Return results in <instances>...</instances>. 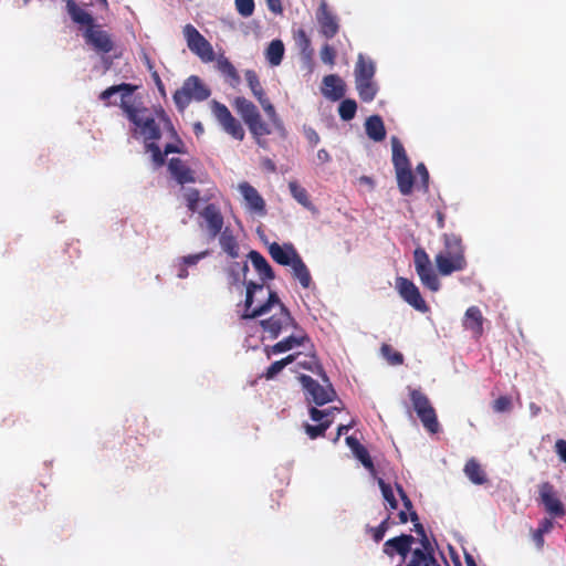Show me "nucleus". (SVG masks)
<instances>
[{
    "mask_svg": "<svg viewBox=\"0 0 566 566\" xmlns=\"http://www.w3.org/2000/svg\"><path fill=\"white\" fill-rule=\"evenodd\" d=\"M256 292H263V284H256L253 281L247 283V295L244 302V313L242 314L243 319H252L269 313L273 307L277 306L279 312L274 313L271 317L260 321V325L264 333L268 334L269 338L275 339L282 333V331L289 327H296V322L292 317L289 308L281 302L279 295L274 291H269L266 302L260 306L252 307L254 303V294Z\"/></svg>",
    "mask_w": 566,
    "mask_h": 566,
    "instance_id": "obj_1",
    "label": "nucleus"
},
{
    "mask_svg": "<svg viewBox=\"0 0 566 566\" xmlns=\"http://www.w3.org/2000/svg\"><path fill=\"white\" fill-rule=\"evenodd\" d=\"M66 10L74 23L85 25L83 36L85 43L97 53L107 54L114 50L111 34L96 24L91 13L80 8L74 0L66 1Z\"/></svg>",
    "mask_w": 566,
    "mask_h": 566,
    "instance_id": "obj_2",
    "label": "nucleus"
},
{
    "mask_svg": "<svg viewBox=\"0 0 566 566\" xmlns=\"http://www.w3.org/2000/svg\"><path fill=\"white\" fill-rule=\"evenodd\" d=\"M442 241L444 249L434 258L438 272L447 276L463 271L467 268V260L462 238L455 233H444Z\"/></svg>",
    "mask_w": 566,
    "mask_h": 566,
    "instance_id": "obj_3",
    "label": "nucleus"
},
{
    "mask_svg": "<svg viewBox=\"0 0 566 566\" xmlns=\"http://www.w3.org/2000/svg\"><path fill=\"white\" fill-rule=\"evenodd\" d=\"M120 108L127 118L139 129L145 143L161 138L160 127L147 107H138L127 101H123Z\"/></svg>",
    "mask_w": 566,
    "mask_h": 566,
    "instance_id": "obj_4",
    "label": "nucleus"
},
{
    "mask_svg": "<svg viewBox=\"0 0 566 566\" xmlns=\"http://www.w3.org/2000/svg\"><path fill=\"white\" fill-rule=\"evenodd\" d=\"M211 91L206 86L199 76L191 75L185 80L182 86L174 95V102L179 112H184L192 99L197 102L206 101Z\"/></svg>",
    "mask_w": 566,
    "mask_h": 566,
    "instance_id": "obj_5",
    "label": "nucleus"
},
{
    "mask_svg": "<svg viewBox=\"0 0 566 566\" xmlns=\"http://www.w3.org/2000/svg\"><path fill=\"white\" fill-rule=\"evenodd\" d=\"M244 77H245V81H247L253 96L258 99V102L262 106V108L265 112L266 116L269 117L271 124L274 126L275 129H277L279 132H281L284 135L285 128H284L283 122L281 120L280 116L277 115L274 105L271 103V101L266 96L256 72L253 70H247L244 72Z\"/></svg>",
    "mask_w": 566,
    "mask_h": 566,
    "instance_id": "obj_6",
    "label": "nucleus"
},
{
    "mask_svg": "<svg viewBox=\"0 0 566 566\" xmlns=\"http://www.w3.org/2000/svg\"><path fill=\"white\" fill-rule=\"evenodd\" d=\"M409 397L413 410L419 417L422 426L431 433L439 431V421L434 408L429 398L421 389L409 388Z\"/></svg>",
    "mask_w": 566,
    "mask_h": 566,
    "instance_id": "obj_7",
    "label": "nucleus"
},
{
    "mask_svg": "<svg viewBox=\"0 0 566 566\" xmlns=\"http://www.w3.org/2000/svg\"><path fill=\"white\" fill-rule=\"evenodd\" d=\"M182 33L188 49L203 63H209L216 60L211 43L192 24H186Z\"/></svg>",
    "mask_w": 566,
    "mask_h": 566,
    "instance_id": "obj_8",
    "label": "nucleus"
},
{
    "mask_svg": "<svg viewBox=\"0 0 566 566\" xmlns=\"http://www.w3.org/2000/svg\"><path fill=\"white\" fill-rule=\"evenodd\" d=\"M413 263L421 284L432 292L439 291L441 286L439 277L436 274L431 260L424 249H415Z\"/></svg>",
    "mask_w": 566,
    "mask_h": 566,
    "instance_id": "obj_9",
    "label": "nucleus"
},
{
    "mask_svg": "<svg viewBox=\"0 0 566 566\" xmlns=\"http://www.w3.org/2000/svg\"><path fill=\"white\" fill-rule=\"evenodd\" d=\"M298 379L306 391V398L315 405L323 406L334 400L336 391L328 380L325 381L326 385L323 386L307 375H301Z\"/></svg>",
    "mask_w": 566,
    "mask_h": 566,
    "instance_id": "obj_10",
    "label": "nucleus"
},
{
    "mask_svg": "<svg viewBox=\"0 0 566 566\" xmlns=\"http://www.w3.org/2000/svg\"><path fill=\"white\" fill-rule=\"evenodd\" d=\"M212 113L227 134L234 139L243 140L245 133L241 123L231 114L224 104L213 101Z\"/></svg>",
    "mask_w": 566,
    "mask_h": 566,
    "instance_id": "obj_11",
    "label": "nucleus"
},
{
    "mask_svg": "<svg viewBox=\"0 0 566 566\" xmlns=\"http://www.w3.org/2000/svg\"><path fill=\"white\" fill-rule=\"evenodd\" d=\"M538 502L544 506L546 513L553 518L565 516L566 510L557 496L555 486L546 481L538 485Z\"/></svg>",
    "mask_w": 566,
    "mask_h": 566,
    "instance_id": "obj_12",
    "label": "nucleus"
},
{
    "mask_svg": "<svg viewBox=\"0 0 566 566\" xmlns=\"http://www.w3.org/2000/svg\"><path fill=\"white\" fill-rule=\"evenodd\" d=\"M396 289L401 298L407 302L410 306L419 312H427L429 310L426 301L420 294L419 289L416 284L406 277H397Z\"/></svg>",
    "mask_w": 566,
    "mask_h": 566,
    "instance_id": "obj_13",
    "label": "nucleus"
},
{
    "mask_svg": "<svg viewBox=\"0 0 566 566\" xmlns=\"http://www.w3.org/2000/svg\"><path fill=\"white\" fill-rule=\"evenodd\" d=\"M316 21L321 34L327 40L333 39L339 31V21L335 13L328 8L325 0H322L316 10Z\"/></svg>",
    "mask_w": 566,
    "mask_h": 566,
    "instance_id": "obj_14",
    "label": "nucleus"
},
{
    "mask_svg": "<svg viewBox=\"0 0 566 566\" xmlns=\"http://www.w3.org/2000/svg\"><path fill=\"white\" fill-rule=\"evenodd\" d=\"M199 217L203 220L200 226L205 228L210 238L214 239L221 233L224 226V218L220 208L216 203H208L199 211Z\"/></svg>",
    "mask_w": 566,
    "mask_h": 566,
    "instance_id": "obj_15",
    "label": "nucleus"
},
{
    "mask_svg": "<svg viewBox=\"0 0 566 566\" xmlns=\"http://www.w3.org/2000/svg\"><path fill=\"white\" fill-rule=\"evenodd\" d=\"M415 542L416 538L412 535L401 534L387 539L382 545V552L389 558H394L396 555L400 556L402 559L401 563L403 564Z\"/></svg>",
    "mask_w": 566,
    "mask_h": 566,
    "instance_id": "obj_16",
    "label": "nucleus"
},
{
    "mask_svg": "<svg viewBox=\"0 0 566 566\" xmlns=\"http://www.w3.org/2000/svg\"><path fill=\"white\" fill-rule=\"evenodd\" d=\"M410 558L406 564H398L397 566H439V562L434 557V548L432 544L420 545V547L411 548Z\"/></svg>",
    "mask_w": 566,
    "mask_h": 566,
    "instance_id": "obj_17",
    "label": "nucleus"
},
{
    "mask_svg": "<svg viewBox=\"0 0 566 566\" xmlns=\"http://www.w3.org/2000/svg\"><path fill=\"white\" fill-rule=\"evenodd\" d=\"M239 191L244 198L247 208L250 211L260 216H264L266 213L265 201L253 186L247 181H243L239 185Z\"/></svg>",
    "mask_w": 566,
    "mask_h": 566,
    "instance_id": "obj_18",
    "label": "nucleus"
},
{
    "mask_svg": "<svg viewBox=\"0 0 566 566\" xmlns=\"http://www.w3.org/2000/svg\"><path fill=\"white\" fill-rule=\"evenodd\" d=\"M269 254L280 265L290 266L298 256V252L294 248L292 243L279 244L277 242H272L269 244Z\"/></svg>",
    "mask_w": 566,
    "mask_h": 566,
    "instance_id": "obj_19",
    "label": "nucleus"
},
{
    "mask_svg": "<svg viewBox=\"0 0 566 566\" xmlns=\"http://www.w3.org/2000/svg\"><path fill=\"white\" fill-rule=\"evenodd\" d=\"M168 170L181 186L196 181L195 171L180 158H171L168 163Z\"/></svg>",
    "mask_w": 566,
    "mask_h": 566,
    "instance_id": "obj_20",
    "label": "nucleus"
},
{
    "mask_svg": "<svg viewBox=\"0 0 566 566\" xmlns=\"http://www.w3.org/2000/svg\"><path fill=\"white\" fill-rule=\"evenodd\" d=\"M322 92L325 97L338 101L344 97L346 88L344 81L336 74H329L323 78Z\"/></svg>",
    "mask_w": 566,
    "mask_h": 566,
    "instance_id": "obj_21",
    "label": "nucleus"
},
{
    "mask_svg": "<svg viewBox=\"0 0 566 566\" xmlns=\"http://www.w3.org/2000/svg\"><path fill=\"white\" fill-rule=\"evenodd\" d=\"M248 258L251 261L254 270L258 272V274L262 281L261 284L264 285V283L266 281H272L275 279V273H274L272 266L259 251H255V250L250 251L248 254Z\"/></svg>",
    "mask_w": 566,
    "mask_h": 566,
    "instance_id": "obj_22",
    "label": "nucleus"
},
{
    "mask_svg": "<svg viewBox=\"0 0 566 566\" xmlns=\"http://www.w3.org/2000/svg\"><path fill=\"white\" fill-rule=\"evenodd\" d=\"M483 321L481 310L478 306H470L464 314L463 325L474 336L480 337L483 334Z\"/></svg>",
    "mask_w": 566,
    "mask_h": 566,
    "instance_id": "obj_23",
    "label": "nucleus"
},
{
    "mask_svg": "<svg viewBox=\"0 0 566 566\" xmlns=\"http://www.w3.org/2000/svg\"><path fill=\"white\" fill-rule=\"evenodd\" d=\"M247 126L250 133L252 134L253 138L255 139L256 144L260 147L265 148L268 144L264 137L270 135L272 133V129L270 125L262 119L261 114H259L255 117V119L253 118L250 123H248Z\"/></svg>",
    "mask_w": 566,
    "mask_h": 566,
    "instance_id": "obj_24",
    "label": "nucleus"
},
{
    "mask_svg": "<svg viewBox=\"0 0 566 566\" xmlns=\"http://www.w3.org/2000/svg\"><path fill=\"white\" fill-rule=\"evenodd\" d=\"M305 340H308L307 335H290L282 340L277 342L273 346L266 349L268 356L271 354H281L293 349L296 346H301Z\"/></svg>",
    "mask_w": 566,
    "mask_h": 566,
    "instance_id": "obj_25",
    "label": "nucleus"
},
{
    "mask_svg": "<svg viewBox=\"0 0 566 566\" xmlns=\"http://www.w3.org/2000/svg\"><path fill=\"white\" fill-rule=\"evenodd\" d=\"M233 107L245 124L250 123L253 118L255 119V117L260 114L258 107L243 96L235 97L233 101Z\"/></svg>",
    "mask_w": 566,
    "mask_h": 566,
    "instance_id": "obj_26",
    "label": "nucleus"
},
{
    "mask_svg": "<svg viewBox=\"0 0 566 566\" xmlns=\"http://www.w3.org/2000/svg\"><path fill=\"white\" fill-rule=\"evenodd\" d=\"M365 129L367 136L374 142H382L386 138V128L379 115H371L366 119Z\"/></svg>",
    "mask_w": 566,
    "mask_h": 566,
    "instance_id": "obj_27",
    "label": "nucleus"
},
{
    "mask_svg": "<svg viewBox=\"0 0 566 566\" xmlns=\"http://www.w3.org/2000/svg\"><path fill=\"white\" fill-rule=\"evenodd\" d=\"M218 71L223 75V77L226 78V81L231 85V86H237L239 85L240 83V76H239V73L238 71L235 70L234 65L229 61L228 57L223 56V55H220L218 59H217V64H216Z\"/></svg>",
    "mask_w": 566,
    "mask_h": 566,
    "instance_id": "obj_28",
    "label": "nucleus"
},
{
    "mask_svg": "<svg viewBox=\"0 0 566 566\" xmlns=\"http://www.w3.org/2000/svg\"><path fill=\"white\" fill-rule=\"evenodd\" d=\"M397 186L401 195L409 196L415 185L411 167L395 169Z\"/></svg>",
    "mask_w": 566,
    "mask_h": 566,
    "instance_id": "obj_29",
    "label": "nucleus"
},
{
    "mask_svg": "<svg viewBox=\"0 0 566 566\" xmlns=\"http://www.w3.org/2000/svg\"><path fill=\"white\" fill-rule=\"evenodd\" d=\"M375 71L374 62L359 54L355 66V82L373 80Z\"/></svg>",
    "mask_w": 566,
    "mask_h": 566,
    "instance_id": "obj_30",
    "label": "nucleus"
},
{
    "mask_svg": "<svg viewBox=\"0 0 566 566\" xmlns=\"http://www.w3.org/2000/svg\"><path fill=\"white\" fill-rule=\"evenodd\" d=\"M292 268L293 277L296 279L302 287L308 289L312 284V276L301 255L290 265Z\"/></svg>",
    "mask_w": 566,
    "mask_h": 566,
    "instance_id": "obj_31",
    "label": "nucleus"
},
{
    "mask_svg": "<svg viewBox=\"0 0 566 566\" xmlns=\"http://www.w3.org/2000/svg\"><path fill=\"white\" fill-rule=\"evenodd\" d=\"M392 164L395 169L411 167L403 145L396 137H391Z\"/></svg>",
    "mask_w": 566,
    "mask_h": 566,
    "instance_id": "obj_32",
    "label": "nucleus"
},
{
    "mask_svg": "<svg viewBox=\"0 0 566 566\" xmlns=\"http://www.w3.org/2000/svg\"><path fill=\"white\" fill-rule=\"evenodd\" d=\"M464 473L469 480L478 485L484 484L488 479L485 472L475 459H470L464 465Z\"/></svg>",
    "mask_w": 566,
    "mask_h": 566,
    "instance_id": "obj_33",
    "label": "nucleus"
},
{
    "mask_svg": "<svg viewBox=\"0 0 566 566\" xmlns=\"http://www.w3.org/2000/svg\"><path fill=\"white\" fill-rule=\"evenodd\" d=\"M284 44L281 40L276 39L270 42L265 50V59L272 66L281 64L284 56Z\"/></svg>",
    "mask_w": 566,
    "mask_h": 566,
    "instance_id": "obj_34",
    "label": "nucleus"
},
{
    "mask_svg": "<svg viewBox=\"0 0 566 566\" xmlns=\"http://www.w3.org/2000/svg\"><path fill=\"white\" fill-rule=\"evenodd\" d=\"M219 235V242L222 250L227 252L231 258H237L239 255V245L232 231L229 228H226L221 230Z\"/></svg>",
    "mask_w": 566,
    "mask_h": 566,
    "instance_id": "obj_35",
    "label": "nucleus"
},
{
    "mask_svg": "<svg viewBox=\"0 0 566 566\" xmlns=\"http://www.w3.org/2000/svg\"><path fill=\"white\" fill-rule=\"evenodd\" d=\"M355 83H356V90L358 92L359 98L363 102L369 103L376 97L378 87L373 80L356 81Z\"/></svg>",
    "mask_w": 566,
    "mask_h": 566,
    "instance_id": "obj_36",
    "label": "nucleus"
},
{
    "mask_svg": "<svg viewBox=\"0 0 566 566\" xmlns=\"http://www.w3.org/2000/svg\"><path fill=\"white\" fill-rule=\"evenodd\" d=\"M135 88H136V86H134L132 84H128V83H122V84H118V85H113V86L107 87L106 90H104L101 93L99 99L107 101L114 94L122 92L123 93L122 94V102H123V101H126L125 98L127 96H129L135 91Z\"/></svg>",
    "mask_w": 566,
    "mask_h": 566,
    "instance_id": "obj_37",
    "label": "nucleus"
},
{
    "mask_svg": "<svg viewBox=\"0 0 566 566\" xmlns=\"http://www.w3.org/2000/svg\"><path fill=\"white\" fill-rule=\"evenodd\" d=\"M289 189L291 191L292 197L303 207L311 209L312 202L310 200L307 190L300 186L296 181L289 182Z\"/></svg>",
    "mask_w": 566,
    "mask_h": 566,
    "instance_id": "obj_38",
    "label": "nucleus"
},
{
    "mask_svg": "<svg viewBox=\"0 0 566 566\" xmlns=\"http://www.w3.org/2000/svg\"><path fill=\"white\" fill-rule=\"evenodd\" d=\"M296 357L297 355L296 354H291L284 358H282L281 360H276L274 363H272L266 371L263 374V376L266 378V379H273L279 373H281L284 367H286L287 365L292 364L293 361L296 360Z\"/></svg>",
    "mask_w": 566,
    "mask_h": 566,
    "instance_id": "obj_39",
    "label": "nucleus"
},
{
    "mask_svg": "<svg viewBox=\"0 0 566 566\" xmlns=\"http://www.w3.org/2000/svg\"><path fill=\"white\" fill-rule=\"evenodd\" d=\"M356 112L357 104L352 98L343 99L338 106L339 117L345 122L352 120L355 117Z\"/></svg>",
    "mask_w": 566,
    "mask_h": 566,
    "instance_id": "obj_40",
    "label": "nucleus"
},
{
    "mask_svg": "<svg viewBox=\"0 0 566 566\" xmlns=\"http://www.w3.org/2000/svg\"><path fill=\"white\" fill-rule=\"evenodd\" d=\"M379 488L381 490L382 496L386 501V509L389 511L396 510L398 507V502L395 497L392 488L390 484L386 483L382 479L378 481Z\"/></svg>",
    "mask_w": 566,
    "mask_h": 566,
    "instance_id": "obj_41",
    "label": "nucleus"
},
{
    "mask_svg": "<svg viewBox=\"0 0 566 566\" xmlns=\"http://www.w3.org/2000/svg\"><path fill=\"white\" fill-rule=\"evenodd\" d=\"M380 350L390 365L397 366L403 364V355L395 350L390 345L382 344Z\"/></svg>",
    "mask_w": 566,
    "mask_h": 566,
    "instance_id": "obj_42",
    "label": "nucleus"
},
{
    "mask_svg": "<svg viewBox=\"0 0 566 566\" xmlns=\"http://www.w3.org/2000/svg\"><path fill=\"white\" fill-rule=\"evenodd\" d=\"M333 420H324L316 426L305 424V432L311 439L323 437L326 430L331 427Z\"/></svg>",
    "mask_w": 566,
    "mask_h": 566,
    "instance_id": "obj_43",
    "label": "nucleus"
},
{
    "mask_svg": "<svg viewBox=\"0 0 566 566\" xmlns=\"http://www.w3.org/2000/svg\"><path fill=\"white\" fill-rule=\"evenodd\" d=\"M410 520L413 522V531L419 536L420 545L431 544L423 525L419 522V517L416 511H411Z\"/></svg>",
    "mask_w": 566,
    "mask_h": 566,
    "instance_id": "obj_44",
    "label": "nucleus"
},
{
    "mask_svg": "<svg viewBox=\"0 0 566 566\" xmlns=\"http://www.w3.org/2000/svg\"><path fill=\"white\" fill-rule=\"evenodd\" d=\"M353 454L356 459L360 461V463L364 465L365 469H367L369 472H375V465L374 462L369 455L368 450L361 444L359 448H357Z\"/></svg>",
    "mask_w": 566,
    "mask_h": 566,
    "instance_id": "obj_45",
    "label": "nucleus"
},
{
    "mask_svg": "<svg viewBox=\"0 0 566 566\" xmlns=\"http://www.w3.org/2000/svg\"><path fill=\"white\" fill-rule=\"evenodd\" d=\"M186 205L189 211H198V203L200 201V191L196 188H188L184 193Z\"/></svg>",
    "mask_w": 566,
    "mask_h": 566,
    "instance_id": "obj_46",
    "label": "nucleus"
},
{
    "mask_svg": "<svg viewBox=\"0 0 566 566\" xmlns=\"http://www.w3.org/2000/svg\"><path fill=\"white\" fill-rule=\"evenodd\" d=\"M157 140H151L145 143V147L148 151L151 153L153 161L157 167H161L165 164V154L161 151L160 147L156 144Z\"/></svg>",
    "mask_w": 566,
    "mask_h": 566,
    "instance_id": "obj_47",
    "label": "nucleus"
},
{
    "mask_svg": "<svg viewBox=\"0 0 566 566\" xmlns=\"http://www.w3.org/2000/svg\"><path fill=\"white\" fill-rule=\"evenodd\" d=\"M235 10L243 18H249L255 9L254 0H234Z\"/></svg>",
    "mask_w": 566,
    "mask_h": 566,
    "instance_id": "obj_48",
    "label": "nucleus"
},
{
    "mask_svg": "<svg viewBox=\"0 0 566 566\" xmlns=\"http://www.w3.org/2000/svg\"><path fill=\"white\" fill-rule=\"evenodd\" d=\"M298 366L304 369L316 373L317 375L323 377L324 381H327V376H326L323 367L321 366V364L316 360V358L314 356L310 360L298 361Z\"/></svg>",
    "mask_w": 566,
    "mask_h": 566,
    "instance_id": "obj_49",
    "label": "nucleus"
},
{
    "mask_svg": "<svg viewBox=\"0 0 566 566\" xmlns=\"http://www.w3.org/2000/svg\"><path fill=\"white\" fill-rule=\"evenodd\" d=\"M321 60L324 64L334 65L336 59V50L328 43H325L319 52Z\"/></svg>",
    "mask_w": 566,
    "mask_h": 566,
    "instance_id": "obj_50",
    "label": "nucleus"
},
{
    "mask_svg": "<svg viewBox=\"0 0 566 566\" xmlns=\"http://www.w3.org/2000/svg\"><path fill=\"white\" fill-rule=\"evenodd\" d=\"M156 115H157V118L161 123H164L165 128L171 134V136L175 137L176 139H178V142H180V139L177 135V132L172 125V122L169 118V116L166 114L165 109L159 107L158 109H156Z\"/></svg>",
    "mask_w": 566,
    "mask_h": 566,
    "instance_id": "obj_51",
    "label": "nucleus"
},
{
    "mask_svg": "<svg viewBox=\"0 0 566 566\" xmlns=\"http://www.w3.org/2000/svg\"><path fill=\"white\" fill-rule=\"evenodd\" d=\"M389 521L390 516H387L378 526L370 528L373 538L376 543H379L384 538L386 532L389 530Z\"/></svg>",
    "mask_w": 566,
    "mask_h": 566,
    "instance_id": "obj_52",
    "label": "nucleus"
},
{
    "mask_svg": "<svg viewBox=\"0 0 566 566\" xmlns=\"http://www.w3.org/2000/svg\"><path fill=\"white\" fill-rule=\"evenodd\" d=\"M512 409V399L507 396H501L493 402V410L496 412H505Z\"/></svg>",
    "mask_w": 566,
    "mask_h": 566,
    "instance_id": "obj_53",
    "label": "nucleus"
},
{
    "mask_svg": "<svg viewBox=\"0 0 566 566\" xmlns=\"http://www.w3.org/2000/svg\"><path fill=\"white\" fill-rule=\"evenodd\" d=\"M207 254H208L207 251L200 252V253H196V254H189V255L182 256L180 259V262L184 263V265H186V266H192V265H196Z\"/></svg>",
    "mask_w": 566,
    "mask_h": 566,
    "instance_id": "obj_54",
    "label": "nucleus"
},
{
    "mask_svg": "<svg viewBox=\"0 0 566 566\" xmlns=\"http://www.w3.org/2000/svg\"><path fill=\"white\" fill-rule=\"evenodd\" d=\"M416 171L421 177V184H422L423 190L428 191V188H429V172H428V169L424 166V164H422V163L418 164L417 167H416Z\"/></svg>",
    "mask_w": 566,
    "mask_h": 566,
    "instance_id": "obj_55",
    "label": "nucleus"
},
{
    "mask_svg": "<svg viewBox=\"0 0 566 566\" xmlns=\"http://www.w3.org/2000/svg\"><path fill=\"white\" fill-rule=\"evenodd\" d=\"M304 134H305V137H306L307 142L312 146H316L319 143V140H321L317 132L314 128H312V127L305 128L304 129Z\"/></svg>",
    "mask_w": 566,
    "mask_h": 566,
    "instance_id": "obj_56",
    "label": "nucleus"
},
{
    "mask_svg": "<svg viewBox=\"0 0 566 566\" xmlns=\"http://www.w3.org/2000/svg\"><path fill=\"white\" fill-rule=\"evenodd\" d=\"M554 528V522H553V517H544L541 522H539V525L537 527V530L543 533L544 535L545 534H548Z\"/></svg>",
    "mask_w": 566,
    "mask_h": 566,
    "instance_id": "obj_57",
    "label": "nucleus"
},
{
    "mask_svg": "<svg viewBox=\"0 0 566 566\" xmlns=\"http://www.w3.org/2000/svg\"><path fill=\"white\" fill-rule=\"evenodd\" d=\"M555 451L559 459L566 463V440L558 439L555 443Z\"/></svg>",
    "mask_w": 566,
    "mask_h": 566,
    "instance_id": "obj_58",
    "label": "nucleus"
},
{
    "mask_svg": "<svg viewBox=\"0 0 566 566\" xmlns=\"http://www.w3.org/2000/svg\"><path fill=\"white\" fill-rule=\"evenodd\" d=\"M397 491L402 500V503H403V506L407 511H409V514L411 513L412 510V502L411 500L408 497V495L406 494L405 490L402 489L401 485L397 484Z\"/></svg>",
    "mask_w": 566,
    "mask_h": 566,
    "instance_id": "obj_59",
    "label": "nucleus"
},
{
    "mask_svg": "<svg viewBox=\"0 0 566 566\" xmlns=\"http://www.w3.org/2000/svg\"><path fill=\"white\" fill-rule=\"evenodd\" d=\"M266 6L270 11L275 14H281L283 12V7L281 0H265Z\"/></svg>",
    "mask_w": 566,
    "mask_h": 566,
    "instance_id": "obj_60",
    "label": "nucleus"
},
{
    "mask_svg": "<svg viewBox=\"0 0 566 566\" xmlns=\"http://www.w3.org/2000/svg\"><path fill=\"white\" fill-rule=\"evenodd\" d=\"M532 539L538 549H542L544 547V534L541 533L537 528L532 532Z\"/></svg>",
    "mask_w": 566,
    "mask_h": 566,
    "instance_id": "obj_61",
    "label": "nucleus"
},
{
    "mask_svg": "<svg viewBox=\"0 0 566 566\" xmlns=\"http://www.w3.org/2000/svg\"><path fill=\"white\" fill-rule=\"evenodd\" d=\"M310 416H311V419H312L313 421H316V422H319V423H321V422H322V421H324V419H325V411L319 410V409H317V408H315V407H312V408L310 409Z\"/></svg>",
    "mask_w": 566,
    "mask_h": 566,
    "instance_id": "obj_62",
    "label": "nucleus"
},
{
    "mask_svg": "<svg viewBox=\"0 0 566 566\" xmlns=\"http://www.w3.org/2000/svg\"><path fill=\"white\" fill-rule=\"evenodd\" d=\"M297 36H298L301 44L304 46V49H306L311 45V40L303 29H300L297 31Z\"/></svg>",
    "mask_w": 566,
    "mask_h": 566,
    "instance_id": "obj_63",
    "label": "nucleus"
},
{
    "mask_svg": "<svg viewBox=\"0 0 566 566\" xmlns=\"http://www.w3.org/2000/svg\"><path fill=\"white\" fill-rule=\"evenodd\" d=\"M346 443L350 448L352 452L361 446V443L353 436L346 438Z\"/></svg>",
    "mask_w": 566,
    "mask_h": 566,
    "instance_id": "obj_64",
    "label": "nucleus"
}]
</instances>
